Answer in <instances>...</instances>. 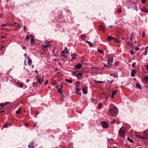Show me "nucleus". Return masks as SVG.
<instances>
[{"instance_id":"f257e3e1","label":"nucleus","mask_w":148,"mask_h":148,"mask_svg":"<svg viewBox=\"0 0 148 148\" xmlns=\"http://www.w3.org/2000/svg\"><path fill=\"white\" fill-rule=\"evenodd\" d=\"M109 112L112 116H114L117 114L118 110L116 106H110L109 109Z\"/></svg>"},{"instance_id":"f03ea898","label":"nucleus","mask_w":148,"mask_h":148,"mask_svg":"<svg viewBox=\"0 0 148 148\" xmlns=\"http://www.w3.org/2000/svg\"><path fill=\"white\" fill-rule=\"evenodd\" d=\"M125 130V128L123 127H121L119 130L118 132L119 135L121 138H123L124 137Z\"/></svg>"},{"instance_id":"7ed1b4c3","label":"nucleus","mask_w":148,"mask_h":148,"mask_svg":"<svg viewBox=\"0 0 148 148\" xmlns=\"http://www.w3.org/2000/svg\"><path fill=\"white\" fill-rule=\"evenodd\" d=\"M143 136H140L139 137L145 139H148V130L143 131Z\"/></svg>"},{"instance_id":"20e7f679","label":"nucleus","mask_w":148,"mask_h":148,"mask_svg":"<svg viewBox=\"0 0 148 148\" xmlns=\"http://www.w3.org/2000/svg\"><path fill=\"white\" fill-rule=\"evenodd\" d=\"M108 66H107V67L110 68L112 67L111 64L113 62V58H108Z\"/></svg>"},{"instance_id":"39448f33","label":"nucleus","mask_w":148,"mask_h":148,"mask_svg":"<svg viewBox=\"0 0 148 148\" xmlns=\"http://www.w3.org/2000/svg\"><path fill=\"white\" fill-rule=\"evenodd\" d=\"M72 73L73 75L77 76L78 79L82 78L83 75L82 73H79L77 74L76 72H73Z\"/></svg>"},{"instance_id":"423d86ee","label":"nucleus","mask_w":148,"mask_h":148,"mask_svg":"<svg viewBox=\"0 0 148 148\" xmlns=\"http://www.w3.org/2000/svg\"><path fill=\"white\" fill-rule=\"evenodd\" d=\"M101 124L103 128L107 129L108 127V126L107 123L105 121L102 122Z\"/></svg>"},{"instance_id":"0eeeda50","label":"nucleus","mask_w":148,"mask_h":148,"mask_svg":"<svg viewBox=\"0 0 148 148\" xmlns=\"http://www.w3.org/2000/svg\"><path fill=\"white\" fill-rule=\"evenodd\" d=\"M79 82H77L75 84L76 91H80L81 90V88H79Z\"/></svg>"},{"instance_id":"6e6552de","label":"nucleus","mask_w":148,"mask_h":148,"mask_svg":"<svg viewBox=\"0 0 148 148\" xmlns=\"http://www.w3.org/2000/svg\"><path fill=\"white\" fill-rule=\"evenodd\" d=\"M82 66V64H79L76 65L74 68V69H80L81 68Z\"/></svg>"},{"instance_id":"1a4fd4ad","label":"nucleus","mask_w":148,"mask_h":148,"mask_svg":"<svg viewBox=\"0 0 148 148\" xmlns=\"http://www.w3.org/2000/svg\"><path fill=\"white\" fill-rule=\"evenodd\" d=\"M41 77H40L39 75H38V77H36V79H37V83H39V84H42V82L40 80V78Z\"/></svg>"},{"instance_id":"9d476101","label":"nucleus","mask_w":148,"mask_h":148,"mask_svg":"<svg viewBox=\"0 0 148 148\" xmlns=\"http://www.w3.org/2000/svg\"><path fill=\"white\" fill-rule=\"evenodd\" d=\"M33 141H32L30 142L28 145V147L29 148H34V146L33 145Z\"/></svg>"},{"instance_id":"9b49d317","label":"nucleus","mask_w":148,"mask_h":148,"mask_svg":"<svg viewBox=\"0 0 148 148\" xmlns=\"http://www.w3.org/2000/svg\"><path fill=\"white\" fill-rule=\"evenodd\" d=\"M26 58L27 59L29 58L27 64L29 65L30 66V65L31 64L32 62V60L31 58H29V56H28Z\"/></svg>"},{"instance_id":"f8f14e48","label":"nucleus","mask_w":148,"mask_h":148,"mask_svg":"<svg viewBox=\"0 0 148 148\" xmlns=\"http://www.w3.org/2000/svg\"><path fill=\"white\" fill-rule=\"evenodd\" d=\"M69 51L67 49V48L66 47H65L64 50L62 52V53H64L65 54H66Z\"/></svg>"},{"instance_id":"ddd939ff","label":"nucleus","mask_w":148,"mask_h":148,"mask_svg":"<svg viewBox=\"0 0 148 148\" xmlns=\"http://www.w3.org/2000/svg\"><path fill=\"white\" fill-rule=\"evenodd\" d=\"M136 73V71L134 69L132 71L131 75L132 77L135 76V74Z\"/></svg>"},{"instance_id":"4468645a","label":"nucleus","mask_w":148,"mask_h":148,"mask_svg":"<svg viewBox=\"0 0 148 148\" xmlns=\"http://www.w3.org/2000/svg\"><path fill=\"white\" fill-rule=\"evenodd\" d=\"M99 29L102 32H104V28L102 25H101L99 26Z\"/></svg>"},{"instance_id":"2eb2a0df","label":"nucleus","mask_w":148,"mask_h":148,"mask_svg":"<svg viewBox=\"0 0 148 148\" xmlns=\"http://www.w3.org/2000/svg\"><path fill=\"white\" fill-rule=\"evenodd\" d=\"M85 42L88 43L90 47H91L94 44L93 43H91L90 41L87 40Z\"/></svg>"},{"instance_id":"dca6fc26","label":"nucleus","mask_w":148,"mask_h":148,"mask_svg":"<svg viewBox=\"0 0 148 148\" xmlns=\"http://www.w3.org/2000/svg\"><path fill=\"white\" fill-rule=\"evenodd\" d=\"M71 56L72 59H75L76 58L77 55L75 53H73L71 54Z\"/></svg>"},{"instance_id":"f3484780","label":"nucleus","mask_w":148,"mask_h":148,"mask_svg":"<svg viewBox=\"0 0 148 148\" xmlns=\"http://www.w3.org/2000/svg\"><path fill=\"white\" fill-rule=\"evenodd\" d=\"M141 10L142 11L144 12H145L147 13L148 12V10L146 8H142Z\"/></svg>"},{"instance_id":"a211bd4d","label":"nucleus","mask_w":148,"mask_h":148,"mask_svg":"<svg viewBox=\"0 0 148 148\" xmlns=\"http://www.w3.org/2000/svg\"><path fill=\"white\" fill-rule=\"evenodd\" d=\"M114 39V38L111 36H109L107 38L108 41H109Z\"/></svg>"},{"instance_id":"6ab92c4d","label":"nucleus","mask_w":148,"mask_h":148,"mask_svg":"<svg viewBox=\"0 0 148 148\" xmlns=\"http://www.w3.org/2000/svg\"><path fill=\"white\" fill-rule=\"evenodd\" d=\"M13 25L14 26H17L18 27H20V25L18 23H17L16 22H15L13 24Z\"/></svg>"},{"instance_id":"aec40b11","label":"nucleus","mask_w":148,"mask_h":148,"mask_svg":"<svg viewBox=\"0 0 148 148\" xmlns=\"http://www.w3.org/2000/svg\"><path fill=\"white\" fill-rule=\"evenodd\" d=\"M82 91L84 94H86L87 93V90L86 88H83L82 89Z\"/></svg>"},{"instance_id":"412c9836","label":"nucleus","mask_w":148,"mask_h":148,"mask_svg":"<svg viewBox=\"0 0 148 148\" xmlns=\"http://www.w3.org/2000/svg\"><path fill=\"white\" fill-rule=\"evenodd\" d=\"M136 87L138 88H139L140 89H141V87L140 84L138 83H137L136 84Z\"/></svg>"},{"instance_id":"4be33fe9","label":"nucleus","mask_w":148,"mask_h":148,"mask_svg":"<svg viewBox=\"0 0 148 148\" xmlns=\"http://www.w3.org/2000/svg\"><path fill=\"white\" fill-rule=\"evenodd\" d=\"M113 40H114V42L117 43H119L120 42V41L119 40L117 39L116 38H114V39H113Z\"/></svg>"},{"instance_id":"5701e85b","label":"nucleus","mask_w":148,"mask_h":148,"mask_svg":"<svg viewBox=\"0 0 148 148\" xmlns=\"http://www.w3.org/2000/svg\"><path fill=\"white\" fill-rule=\"evenodd\" d=\"M116 92V91H114L112 94V97L113 98V97L115 95Z\"/></svg>"},{"instance_id":"b1692460","label":"nucleus","mask_w":148,"mask_h":148,"mask_svg":"<svg viewBox=\"0 0 148 148\" xmlns=\"http://www.w3.org/2000/svg\"><path fill=\"white\" fill-rule=\"evenodd\" d=\"M43 48H45L46 47H50V45H43Z\"/></svg>"},{"instance_id":"393cba45","label":"nucleus","mask_w":148,"mask_h":148,"mask_svg":"<svg viewBox=\"0 0 148 148\" xmlns=\"http://www.w3.org/2000/svg\"><path fill=\"white\" fill-rule=\"evenodd\" d=\"M80 91H76L75 93L76 94L79 95H81V93L80 92H79Z\"/></svg>"},{"instance_id":"a878e982","label":"nucleus","mask_w":148,"mask_h":148,"mask_svg":"<svg viewBox=\"0 0 148 148\" xmlns=\"http://www.w3.org/2000/svg\"><path fill=\"white\" fill-rule=\"evenodd\" d=\"M66 81L67 82L70 83H71L72 82V80L71 79H66Z\"/></svg>"},{"instance_id":"bb28decb","label":"nucleus","mask_w":148,"mask_h":148,"mask_svg":"<svg viewBox=\"0 0 148 148\" xmlns=\"http://www.w3.org/2000/svg\"><path fill=\"white\" fill-rule=\"evenodd\" d=\"M144 79L146 82L148 83V77H145Z\"/></svg>"},{"instance_id":"cd10ccee","label":"nucleus","mask_w":148,"mask_h":148,"mask_svg":"<svg viewBox=\"0 0 148 148\" xmlns=\"http://www.w3.org/2000/svg\"><path fill=\"white\" fill-rule=\"evenodd\" d=\"M102 106V104L101 103H99L98 105V108L99 109Z\"/></svg>"},{"instance_id":"c85d7f7f","label":"nucleus","mask_w":148,"mask_h":148,"mask_svg":"<svg viewBox=\"0 0 148 148\" xmlns=\"http://www.w3.org/2000/svg\"><path fill=\"white\" fill-rule=\"evenodd\" d=\"M127 140H129L130 141V142L131 143H132L133 142V140H132V139H130V138L129 137L127 138Z\"/></svg>"},{"instance_id":"c756f323","label":"nucleus","mask_w":148,"mask_h":148,"mask_svg":"<svg viewBox=\"0 0 148 148\" xmlns=\"http://www.w3.org/2000/svg\"><path fill=\"white\" fill-rule=\"evenodd\" d=\"M34 38H32L31 39V44L32 45L33 44V43L34 42Z\"/></svg>"},{"instance_id":"7c9ffc66","label":"nucleus","mask_w":148,"mask_h":148,"mask_svg":"<svg viewBox=\"0 0 148 148\" xmlns=\"http://www.w3.org/2000/svg\"><path fill=\"white\" fill-rule=\"evenodd\" d=\"M98 52L99 53H103V51L102 50H101V49H98Z\"/></svg>"},{"instance_id":"2f4dec72","label":"nucleus","mask_w":148,"mask_h":148,"mask_svg":"<svg viewBox=\"0 0 148 148\" xmlns=\"http://www.w3.org/2000/svg\"><path fill=\"white\" fill-rule=\"evenodd\" d=\"M86 37V36L85 35H83L81 36V38L82 39L84 40L85 38Z\"/></svg>"},{"instance_id":"473e14b6","label":"nucleus","mask_w":148,"mask_h":148,"mask_svg":"<svg viewBox=\"0 0 148 148\" xmlns=\"http://www.w3.org/2000/svg\"><path fill=\"white\" fill-rule=\"evenodd\" d=\"M20 108H19L18 110L16 111V114H18L20 113Z\"/></svg>"},{"instance_id":"72a5a7b5","label":"nucleus","mask_w":148,"mask_h":148,"mask_svg":"<svg viewBox=\"0 0 148 148\" xmlns=\"http://www.w3.org/2000/svg\"><path fill=\"white\" fill-rule=\"evenodd\" d=\"M0 106L1 107H4L5 106V105L4 104V103H1L0 104Z\"/></svg>"},{"instance_id":"f704fd0d","label":"nucleus","mask_w":148,"mask_h":148,"mask_svg":"<svg viewBox=\"0 0 148 148\" xmlns=\"http://www.w3.org/2000/svg\"><path fill=\"white\" fill-rule=\"evenodd\" d=\"M58 92H60L61 94L62 93V88H59L58 91Z\"/></svg>"},{"instance_id":"c9c22d12","label":"nucleus","mask_w":148,"mask_h":148,"mask_svg":"<svg viewBox=\"0 0 148 148\" xmlns=\"http://www.w3.org/2000/svg\"><path fill=\"white\" fill-rule=\"evenodd\" d=\"M133 33H132V34L130 36V40L131 41L132 40V38L133 36Z\"/></svg>"},{"instance_id":"e433bc0d","label":"nucleus","mask_w":148,"mask_h":148,"mask_svg":"<svg viewBox=\"0 0 148 148\" xmlns=\"http://www.w3.org/2000/svg\"><path fill=\"white\" fill-rule=\"evenodd\" d=\"M130 53L131 54H134L135 53L134 52V50H131L130 51Z\"/></svg>"},{"instance_id":"4c0bfd02","label":"nucleus","mask_w":148,"mask_h":148,"mask_svg":"<svg viewBox=\"0 0 148 148\" xmlns=\"http://www.w3.org/2000/svg\"><path fill=\"white\" fill-rule=\"evenodd\" d=\"M116 121V119H114L112 121H111V124H114V123Z\"/></svg>"},{"instance_id":"58836bf2","label":"nucleus","mask_w":148,"mask_h":148,"mask_svg":"<svg viewBox=\"0 0 148 148\" xmlns=\"http://www.w3.org/2000/svg\"><path fill=\"white\" fill-rule=\"evenodd\" d=\"M122 10L121 8H119L117 12L118 13H120L121 12Z\"/></svg>"},{"instance_id":"ea45409f","label":"nucleus","mask_w":148,"mask_h":148,"mask_svg":"<svg viewBox=\"0 0 148 148\" xmlns=\"http://www.w3.org/2000/svg\"><path fill=\"white\" fill-rule=\"evenodd\" d=\"M148 47V46L146 48L145 51V55H146L147 54V48Z\"/></svg>"},{"instance_id":"a19ab883","label":"nucleus","mask_w":148,"mask_h":148,"mask_svg":"<svg viewBox=\"0 0 148 148\" xmlns=\"http://www.w3.org/2000/svg\"><path fill=\"white\" fill-rule=\"evenodd\" d=\"M107 81L109 83V84H111L112 83V82L113 81V80H112V81H109V80H108Z\"/></svg>"},{"instance_id":"79ce46f5","label":"nucleus","mask_w":148,"mask_h":148,"mask_svg":"<svg viewBox=\"0 0 148 148\" xmlns=\"http://www.w3.org/2000/svg\"><path fill=\"white\" fill-rule=\"evenodd\" d=\"M49 43H50V42H45L44 43V45H50Z\"/></svg>"},{"instance_id":"37998d69","label":"nucleus","mask_w":148,"mask_h":148,"mask_svg":"<svg viewBox=\"0 0 148 148\" xmlns=\"http://www.w3.org/2000/svg\"><path fill=\"white\" fill-rule=\"evenodd\" d=\"M1 37L2 39H5L6 38V37L4 36H1Z\"/></svg>"},{"instance_id":"c03bdc74","label":"nucleus","mask_w":148,"mask_h":148,"mask_svg":"<svg viewBox=\"0 0 148 148\" xmlns=\"http://www.w3.org/2000/svg\"><path fill=\"white\" fill-rule=\"evenodd\" d=\"M29 36L28 35H27V36H26V38H25V40H28L29 39Z\"/></svg>"},{"instance_id":"a18cd8bd","label":"nucleus","mask_w":148,"mask_h":148,"mask_svg":"<svg viewBox=\"0 0 148 148\" xmlns=\"http://www.w3.org/2000/svg\"><path fill=\"white\" fill-rule=\"evenodd\" d=\"M7 125L6 124H5L3 126V127L4 128H6L7 127Z\"/></svg>"},{"instance_id":"49530a36","label":"nucleus","mask_w":148,"mask_h":148,"mask_svg":"<svg viewBox=\"0 0 148 148\" xmlns=\"http://www.w3.org/2000/svg\"><path fill=\"white\" fill-rule=\"evenodd\" d=\"M136 62H134V63L132 65V66L133 67H134L135 65H136Z\"/></svg>"},{"instance_id":"de8ad7c7","label":"nucleus","mask_w":148,"mask_h":148,"mask_svg":"<svg viewBox=\"0 0 148 148\" xmlns=\"http://www.w3.org/2000/svg\"><path fill=\"white\" fill-rule=\"evenodd\" d=\"M135 49H136L137 51H138L139 49V47H136L135 48Z\"/></svg>"},{"instance_id":"09e8293b","label":"nucleus","mask_w":148,"mask_h":148,"mask_svg":"<svg viewBox=\"0 0 148 148\" xmlns=\"http://www.w3.org/2000/svg\"><path fill=\"white\" fill-rule=\"evenodd\" d=\"M10 103L9 102H6L4 103V104H5V105L6 106L7 105H8V103Z\"/></svg>"},{"instance_id":"8fccbe9b","label":"nucleus","mask_w":148,"mask_h":148,"mask_svg":"<svg viewBox=\"0 0 148 148\" xmlns=\"http://www.w3.org/2000/svg\"><path fill=\"white\" fill-rule=\"evenodd\" d=\"M61 54H62V56H63V57H64L65 56V55L66 54H65L64 53H62V52H61Z\"/></svg>"},{"instance_id":"3c124183","label":"nucleus","mask_w":148,"mask_h":148,"mask_svg":"<svg viewBox=\"0 0 148 148\" xmlns=\"http://www.w3.org/2000/svg\"><path fill=\"white\" fill-rule=\"evenodd\" d=\"M56 51V49L55 48H54L52 52L54 54V52L55 51Z\"/></svg>"},{"instance_id":"603ef678","label":"nucleus","mask_w":148,"mask_h":148,"mask_svg":"<svg viewBox=\"0 0 148 148\" xmlns=\"http://www.w3.org/2000/svg\"><path fill=\"white\" fill-rule=\"evenodd\" d=\"M35 72L38 75H39V74L38 73V71H37V70H35Z\"/></svg>"},{"instance_id":"864d4df0","label":"nucleus","mask_w":148,"mask_h":148,"mask_svg":"<svg viewBox=\"0 0 148 148\" xmlns=\"http://www.w3.org/2000/svg\"><path fill=\"white\" fill-rule=\"evenodd\" d=\"M113 26V25H110V26H109V28L110 29H112V27Z\"/></svg>"},{"instance_id":"5fc2aeb1","label":"nucleus","mask_w":148,"mask_h":148,"mask_svg":"<svg viewBox=\"0 0 148 148\" xmlns=\"http://www.w3.org/2000/svg\"><path fill=\"white\" fill-rule=\"evenodd\" d=\"M135 10L136 11H137L138 10L137 7L136 5H135Z\"/></svg>"},{"instance_id":"6e6d98bb","label":"nucleus","mask_w":148,"mask_h":148,"mask_svg":"<svg viewBox=\"0 0 148 148\" xmlns=\"http://www.w3.org/2000/svg\"><path fill=\"white\" fill-rule=\"evenodd\" d=\"M48 82V80H47L45 82V83H44L46 85L47 84Z\"/></svg>"},{"instance_id":"4d7b16f0","label":"nucleus","mask_w":148,"mask_h":148,"mask_svg":"<svg viewBox=\"0 0 148 148\" xmlns=\"http://www.w3.org/2000/svg\"><path fill=\"white\" fill-rule=\"evenodd\" d=\"M146 69L148 70V65H147L146 66Z\"/></svg>"},{"instance_id":"13d9d810","label":"nucleus","mask_w":148,"mask_h":148,"mask_svg":"<svg viewBox=\"0 0 148 148\" xmlns=\"http://www.w3.org/2000/svg\"><path fill=\"white\" fill-rule=\"evenodd\" d=\"M1 25L3 26H6L7 25L6 24H2Z\"/></svg>"},{"instance_id":"bf43d9fd","label":"nucleus","mask_w":148,"mask_h":148,"mask_svg":"<svg viewBox=\"0 0 148 148\" xmlns=\"http://www.w3.org/2000/svg\"><path fill=\"white\" fill-rule=\"evenodd\" d=\"M142 36L143 37H144L145 36V34L144 33H142Z\"/></svg>"},{"instance_id":"052dcab7","label":"nucleus","mask_w":148,"mask_h":148,"mask_svg":"<svg viewBox=\"0 0 148 148\" xmlns=\"http://www.w3.org/2000/svg\"><path fill=\"white\" fill-rule=\"evenodd\" d=\"M146 0H143V2H142V3H144L145 2Z\"/></svg>"},{"instance_id":"680f3d73","label":"nucleus","mask_w":148,"mask_h":148,"mask_svg":"<svg viewBox=\"0 0 148 148\" xmlns=\"http://www.w3.org/2000/svg\"><path fill=\"white\" fill-rule=\"evenodd\" d=\"M4 47V46H2L1 47V48H0L1 50Z\"/></svg>"},{"instance_id":"e2e57ef3","label":"nucleus","mask_w":148,"mask_h":148,"mask_svg":"<svg viewBox=\"0 0 148 148\" xmlns=\"http://www.w3.org/2000/svg\"><path fill=\"white\" fill-rule=\"evenodd\" d=\"M131 3H135V4H136L137 3H135L134 1H133V2H131Z\"/></svg>"},{"instance_id":"0e129e2a","label":"nucleus","mask_w":148,"mask_h":148,"mask_svg":"<svg viewBox=\"0 0 148 148\" xmlns=\"http://www.w3.org/2000/svg\"><path fill=\"white\" fill-rule=\"evenodd\" d=\"M103 82L102 81H99L98 82V83L99 84V83H102V82Z\"/></svg>"},{"instance_id":"69168bd1","label":"nucleus","mask_w":148,"mask_h":148,"mask_svg":"<svg viewBox=\"0 0 148 148\" xmlns=\"http://www.w3.org/2000/svg\"><path fill=\"white\" fill-rule=\"evenodd\" d=\"M110 139H111L112 141H113V140H114V139L113 138L108 139V140H110Z\"/></svg>"},{"instance_id":"338daca9","label":"nucleus","mask_w":148,"mask_h":148,"mask_svg":"<svg viewBox=\"0 0 148 148\" xmlns=\"http://www.w3.org/2000/svg\"><path fill=\"white\" fill-rule=\"evenodd\" d=\"M30 36H31V39L32 38H34V37L33 36H32V34H30Z\"/></svg>"},{"instance_id":"774afa93","label":"nucleus","mask_w":148,"mask_h":148,"mask_svg":"<svg viewBox=\"0 0 148 148\" xmlns=\"http://www.w3.org/2000/svg\"><path fill=\"white\" fill-rule=\"evenodd\" d=\"M27 28V27L25 26H24V28H23V30H25V28Z\"/></svg>"}]
</instances>
